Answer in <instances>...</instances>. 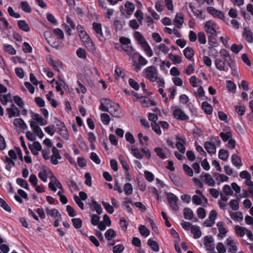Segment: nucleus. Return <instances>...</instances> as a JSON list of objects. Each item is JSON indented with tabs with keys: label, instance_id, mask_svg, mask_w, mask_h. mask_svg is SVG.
<instances>
[{
	"label": "nucleus",
	"instance_id": "nucleus-1",
	"mask_svg": "<svg viewBox=\"0 0 253 253\" xmlns=\"http://www.w3.org/2000/svg\"><path fill=\"white\" fill-rule=\"evenodd\" d=\"M134 37L137 42L141 45L146 55L149 57H152L153 55V51L148 42L145 40L142 35L139 32L136 31L134 33Z\"/></svg>",
	"mask_w": 253,
	"mask_h": 253
},
{
	"label": "nucleus",
	"instance_id": "nucleus-2",
	"mask_svg": "<svg viewBox=\"0 0 253 253\" xmlns=\"http://www.w3.org/2000/svg\"><path fill=\"white\" fill-rule=\"evenodd\" d=\"M135 9L134 5L128 1H126L124 7H120V11L122 15L126 18H129L133 13Z\"/></svg>",
	"mask_w": 253,
	"mask_h": 253
},
{
	"label": "nucleus",
	"instance_id": "nucleus-3",
	"mask_svg": "<svg viewBox=\"0 0 253 253\" xmlns=\"http://www.w3.org/2000/svg\"><path fill=\"white\" fill-rule=\"evenodd\" d=\"M172 115L174 118L180 121H187L189 119L184 111L179 106L172 107Z\"/></svg>",
	"mask_w": 253,
	"mask_h": 253
},
{
	"label": "nucleus",
	"instance_id": "nucleus-4",
	"mask_svg": "<svg viewBox=\"0 0 253 253\" xmlns=\"http://www.w3.org/2000/svg\"><path fill=\"white\" fill-rule=\"evenodd\" d=\"M205 30L206 32L211 36H215L218 27L216 23L212 20H209L205 24Z\"/></svg>",
	"mask_w": 253,
	"mask_h": 253
},
{
	"label": "nucleus",
	"instance_id": "nucleus-5",
	"mask_svg": "<svg viewBox=\"0 0 253 253\" xmlns=\"http://www.w3.org/2000/svg\"><path fill=\"white\" fill-rule=\"evenodd\" d=\"M145 77L147 79L151 82H154L156 80V77L158 76V71L156 67L153 66H150L144 70Z\"/></svg>",
	"mask_w": 253,
	"mask_h": 253
},
{
	"label": "nucleus",
	"instance_id": "nucleus-6",
	"mask_svg": "<svg viewBox=\"0 0 253 253\" xmlns=\"http://www.w3.org/2000/svg\"><path fill=\"white\" fill-rule=\"evenodd\" d=\"M237 241L232 237H229L226 241V245L228 248V251L231 253H235L237 251Z\"/></svg>",
	"mask_w": 253,
	"mask_h": 253
},
{
	"label": "nucleus",
	"instance_id": "nucleus-7",
	"mask_svg": "<svg viewBox=\"0 0 253 253\" xmlns=\"http://www.w3.org/2000/svg\"><path fill=\"white\" fill-rule=\"evenodd\" d=\"M207 12L213 17L223 20L224 19V14L222 11L217 10L213 7L209 6L207 8Z\"/></svg>",
	"mask_w": 253,
	"mask_h": 253
},
{
	"label": "nucleus",
	"instance_id": "nucleus-8",
	"mask_svg": "<svg viewBox=\"0 0 253 253\" xmlns=\"http://www.w3.org/2000/svg\"><path fill=\"white\" fill-rule=\"evenodd\" d=\"M167 196L168 202L172 209L174 211L178 210L179 208L177 204V201L178 200V197L171 193H168Z\"/></svg>",
	"mask_w": 253,
	"mask_h": 253
},
{
	"label": "nucleus",
	"instance_id": "nucleus-9",
	"mask_svg": "<svg viewBox=\"0 0 253 253\" xmlns=\"http://www.w3.org/2000/svg\"><path fill=\"white\" fill-rule=\"evenodd\" d=\"M217 217V212L215 210H212L210 211L208 219H207L204 223V224L206 227L212 226L215 222V220Z\"/></svg>",
	"mask_w": 253,
	"mask_h": 253
},
{
	"label": "nucleus",
	"instance_id": "nucleus-10",
	"mask_svg": "<svg viewBox=\"0 0 253 253\" xmlns=\"http://www.w3.org/2000/svg\"><path fill=\"white\" fill-rule=\"evenodd\" d=\"M155 54L158 56H160L162 54H166L169 50V47L164 43H161L155 46L154 48Z\"/></svg>",
	"mask_w": 253,
	"mask_h": 253
},
{
	"label": "nucleus",
	"instance_id": "nucleus-11",
	"mask_svg": "<svg viewBox=\"0 0 253 253\" xmlns=\"http://www.w3.org/2000/svg\"><path fill=\"white\" fill-rule=\"evenodd\" d=\"M192 201L194 204L201 205L204 207H205V205L208 203L207 199L203 195H202V196L197 195L193 196Z\"/></svg>",
	"mask_w": 253,
	"mask_h": 253
},
{
	"label": "nucleus",
	"instance_id": "nucleus-12",
	"mask_svg": "<svg viewBox=\"0 0 253 253\" xmlns=\"http://www.w3.org/2000/svg\"><path fill=\"white\" fill-rule=\"evenodd\" d=\"M184 22L183 14L182 13H176L173 20L175 27L178 29L182 28Z\"/></svg>",
	"mask_w": 253,
	"mask_h": 253
},
{
	"label": "nucleus",
	"instance_id": "nucleus-13",
	"mask_svg": "<svg viewBox=\"0 0 253 253\" xmlns=\"http://www.w3.org/2000/svg\"><path fill=\"white\" fill-rule=\"evenodd\" d=\"M108 110L107 112H109L112 116L116 118H120L121 117L120 106L118 104L113 102L111 105V107Z\"/></svg>",
	"mask_w": 253,
	"mask_h": 253
},
{
	"label": "nucleus",
	"instance_id": "nucleus-14",
	"mask_svg": "<svg viewBox=\"0 0 253 253\" xmlns=\"http://www.w3.org/2000/svg\"><path fill=\"white\" fill-rule=\"evenodd\" d=\"M100 105L99 109L103 112H107L113 103L111 100L107 98H101L100 100Z\"/></svg>",
	"mask_w": 253,
	"mask_h": 253
},
{
	"label": "nucleus",
	"instance_id": "nucleus-15",
	"mask_svg": "<svg viewBox=\"0 0 253 253\" xmlns=\"http://www.w3.org/2000/svg\"><path fill=\"white\" fill-rule=\"evenodd\" d=\"M6 111L8 114V117L11 118L12 117H18L20 115V112L18 108L13 104H11L10 107L7 108Z\"/></svg>",
	"mask_w": 253,
	"mask_h": 253
},
{
	"label": "nucleus",
	"instance_id": "nucleus-16",
	"mask_svg": "<svg viewBox=\"0 0 253 253\" xmlns=\"http://www.w3.org/2000/svg\"><path fill=\"white\" fill-rule=\"evenodd\" d=\"M57 126H59L58 128L59 133L60 135L65 139L68 140L69 138V133L68 130L64 126V124L61 122H58V124H57Z\"/></svg>",
	"mask_w": 253,
	"mask_h": 253
},
{
	"label": "nucleus",
	"instance_id": "nucleus-17",
	"mask_svg": "<svg viewBox=\"0 0 253 253\" xmlns=\"http://www.w3.org/2000/svg\"><path fill=\"white\" fill-rule=\"evenodd\" d=\"M13 125L17 130L20 129L24 130L28 128L27 125L21 118L15 119L13 120Z\"/></svg>",
	"mask_w": 253,
	"mask_h": 253
},
{
	"label": "nucleus",
	"instance_id": "nucleus-18",
	"mask_svg": "<svg viewBox=\"0 0 253 253\" xmlns=\"http://www.w3.org/2000/svg\"><path fill=\"white\" fill-rule=\"evenodd\" d=\"M52 153L51 162L53 165H57L58 163V160L61 159V156L59 154L58 150L55 147H52Z\"/></svg>",
	"mask_w": 253,
	"mask_h": 253
},
{
	"label": "nucleus",
	"instance_id": "nucleus-19",
	"mask_svg": "<svg viewBox=\"0 0 253 253\" xmlns=\"http://www.w3.org/2000/svg\"><path fill=\"white\" fill-rule=\"evenodd\" d=\"M200 177L203 179L205 182L209 186L213 187L215 185V182L212 176L209 173L202 174Z\"/></svg>",
	"mask_w": 253,
	"mask_h": 253
},
{
	"label": "nucleus",
	"instance_id": "nucleus-20",
	"mask_svg": "<svg viewBox=\"0 0 253 253\" xmlns=\"http://www.w3.org/2000/svg\"><path fill=\"white\" fill-rule=\"evenodd\" d=\"M46 214L54 218H61V215L58 211L56 209H50L48 207L45 208Z\"/></svg>",
	"mask_w": 253,
	"mask_h": 253
},
{
	"label": "nucleus",
	"instance_id": "nucleus-21",
	"mask_svg": "<svg viewBox=\"0 0 253 253\" xmlns=\"http://www.w3.org/2000/svg\"><path fill=\"white\" fill-rule=\"evenodd\" d=\"M244 39L248 42H253V33L249 28H245L243 34Z\"/></svg>",
	"mask_w": 253,
	"mask_h": 253
},
{
	"label": "nucleus",
	"instance_id": "nucleus-22",
	"mask_svg": "<svg viewBox=\"0 0 253 253\" xmlns=\"http://www.w3.org/2000/svg\"><path fill=\"white\" fill-rule=\"evenodd\" d=\"M215 66L217 69L227 72L228 68L225 66V62L219 58H216L214 61Z\"/></svg>",
	"mask_w": 253,
	"mask_h": 253
},
{
	"label": "nucleus",
	"instance_id": "nucleus-23",
	"mask_svg": "<svg viewBox=\"0 0 253 253\" xmlns=\"http://www.w3.org/2000/svg\"><path fill=\"white\" fill-rule=\"evenodd\" d=\"M204 245L207 250L212 251L214 249V244L211 237L206 236L204 238Z\"/></svg>",
	"mask_w": 253,
	"mask_h": 253
},
{
	"label": "nucleus",
	"instance_id": "nucleus-24",
	"mask_svg": "<svg viewBox=\"0 0 253 253\" xmlns=\"http://www.w3.org/2000/svg\"><path fill=\"white\" fill-rule=\"evenodd\" d=\"M183 54L184 56L189 60L194 61L193 58L194 55V51L193 49L189 46L186 47L183 50Z\"/></svg>",
	"mask_w": 253,
	"mask_h": 253
},
{
	"label": "nucleus",
	"instance_id": "nucleus-25",
	"mask_svg": "<svg viewBox=\"0 0 253 253\" xmlns=\"http://www.w3.org/2000/svg\"><path fill=\"white\" fill-rule=\"evenodd\" d=\"M194 95L198 100L203 101L207 99L205 95V92L202 86H200L198 88L197 92H195Z\"/></svg>",
	"mask_w": 253,
	"mask_h": 253
},
{
	"label": "nucleus",
	"instance_id": "nucleus-26",
	"mask_svg": "<svg viewBox=\"0 0 253 253\" xmlns=\"http://www.w3.org/2000/svg\"><path fill=\"white\" fill-rule=\"evenodd\" d=\"M176 140V147L181 153L184 154L185 152V140L179 137H177Z\"/></svg>",
	"mask_w": 253,
	"mask_h": 253
},
{
	"label": "nucleus",
	"instance_id": "nucleus-27",
	"mask_svg": "<svg viewBox=\"0 0 253 253\" xmlns=\"http://www.w3.org/2000/svg\"><path fill=\"white\" fill-rule=\"evenodd\" d=\"M204 148L210 154H215L216 152L214 145L210 142L206 141L204 144Z\"/></svg>",
	"mask_w": 253,
	"mask_h": 253
},
{
	"label": "nucleus",
	"instance_id": "nucleus-28",
	"mask_svg": "<svg viewBox=\"0 0 253 253\" xmlns=\"http://www.w3.org/2000/svg\"><path fill=\"white\" fill-rule=\"evenodd\" d=\"M32 119L41 126H43L47 124V122L39 114H33L32 116Z\"/></svg>",
	"mask_w": 253,
	"mask_h": 253
},
{
	"label": "nucleus",
	"instance_id": "nucleus-29",
	"mask_svg": "<svg viewBox=\"0 0 253 253\" xmlns=\"http://www.w3.org/2000/svg\"><path fill=\"white\" fill-rule=\"evenodd\" d=\"M140 102L144 107H148L155 105V103L153 100L145 96L140 97Z\"/></svg>",
	"mask_w": 253,
	"mask_h": 253
},
{
	"label": "nucleus",
	"instance_id": "nucleus-30",
	"mask_svg": "<svg viewBox=\"0 0 253 253\" xmlns=\"http://www.w3.org/2000/svg\"><path fill=\"white\" fill-rule=\"evenodd\" d=\"M229 214L231 218L235 221L240 222L243 219V214L241 211L230 212Z\"/></svg>",
	"mask_w": 253,
	"mask_h": 253
},
{
	"label": "nucleus",
	"instance_id": "nucleus-31",
	"mask_svg": "<svg viewBox=\"0 0 253 253\" xmlns=\"http://www.w3.org/2000/svg\"><path fill=\"white\" fill-rule=\"evenodd\" d=\"M51 171L47 169L44 168L41 170L38 174L39 177L44 182H46L47 180V175Z\"/></svg>",
	"mask_w": 253,
	"mask_h": 253
},
{
	"label": "nucleus",
	"instance_id": "nucleus-32",
	"mask_svg": "<svg viewBox=\"0 0 253 253\" xmlns=\"http://www.w3.org/2000/svg\"><path fill=\"white\" fill-rule=\"evenodd\" d=\"M17 25L19 29L24 32H28L30 30V28L28 24L25 20H18L17 21Z\"/></svg>",
	"mask_w": 253,
	"mask_h": 253
},
{
	"label": "nucleus",
	"instance_id": "nucleus-33",
	"mask_svg": "<svg viewBox=\"0 0 253 253\" xmlns=\"http://www.w3.org/2000/svg\"><path fill=\"white\" fill-rule=\"evenodd\" d=\"M184 218L187 220L196 221V218H193L194 213L193 211L190 208H185L183 212Z\"/></svg>",
	"mask_w": 253,
	"mask_h": 253
},
{
	"label": "nucleus",
	"instance_id": "nucleus-34",
	"mask_svg": "<svg viewBox=\"0 0 253 253\" xmlns=\"http://www.w3.org/2000/svg\"><path fill=\"white\" fill-rule=\"evenodd\" d=\"M231 161L233 165L237 169H240L242 165L240 158L236 154L232 155Z\"/></svg>",
	"mask_w": 253,
	"mask_h": 253
},
{
	"label": "nucleus",
	"instance_id": "nucleus-35",
	"mask_svg": "<svg viewBox=\"0 0 253 253\" xmlns=\"http://www.w3.org/2000/svg\"><path fill=\"white\" fill-rule=\"evenodd\" d=\"M90 206L91 208L94 209L98 214H100L102 212L103 210L101 205L97 203L93 198H92Z\"/></svg>",
	"mask_w": 253,
	"mask_h": 253
},
{
	"label": "nucleus",
	"instance_id": "nucleus-36",
	"mask_svg": "<svg viewBox=\"0 0 253 253\" xmlns=\"http://www.w3.org/2000/svg\"><path fill=\"white\" fill-rule=\"evenodd\" d=\"M48 63L51 65L54 69L59 71L62 68V64L59 61H55L52 58L50 57L48 59Z\"/></svg>",
	"mask_w": 253,
	"mask_h": 253
},
{
	"label": "nucleus",
	"instance_id": "nucleus-37",
	"mask_svg": "<svg viewBox=\"0 0 253 253\" xmlns=\"http://www.w3.org/2000/svg\"><path fill=\"white\" fill-rule=\"evenodd\" d=\"M0 101L2 105H5L8 102H12V96L10 93L0 95Z\"/></svg>",
	"mask_w": 253,
	"mask_h": 253
},
{
	"label": "nucleus",
	"instance_id": "nucleus-38",
	"mask_svg": "<svg viewBox=\"0 0 253 253\" xmlns=\"http://www.w3.org/2000/svg\"><path fill=\"white\" fill-rule=\"evenodd\" d=\"M169 58L173 62L174 64H180L182 62V57L178 55L169 53Z\"/></svg>",
	"mask_w": 253,
	"mask_h": 253
},
{
	"label": "nucleus",
	"instance_id": "nucleus-39",
	"mask_svg": "<svg viewBox=\"0 0 253 253\" xmlns=\"http://www.w3.org/2000/svg\"><path fill=\"white\" fill-rule=\"evenodd\" d=\"M202 108L204 112L207 114H211L212 112V106L206 101H204L202 103Z\"/></svg>",
	"mask_w": 253,
	"mask_h": 253
},
{
	"label": "nucleus",
	"instance_id": "nucleus-40",
	"mask_svg": "<svg viewBox=\"0 0 253 253\" xmlns=\"http://www.w3.org/2000/svg\"><path fill=\"white\" fill-rule=\"evenodd\" d=\"M247 230L246 228L239 225H236L235 227L236 235L240 237H242L245 235Z\"/></svg>",
	"mask_w": 253,
	"mask_h": 253
},
{
	"label": "nucleus",
	"instance_id": "nucleus-41",
	"mask_svg": "<svg viewBox=\"0 0 253 253\" xmlns=\"http://www.w3.org/2000/svg\"><path fill=\"white\" fill-rule=\"evenodd\" d=\"M191 232L193 234V237L195 239L199 238L201 236L200 227L197 225L192 226Z\"/></svg>",
	"mask_w": 253,
	"mask_h": 253
},
{
	"label": "nucleus",
	"instance_id": "nucleus-42",
	"mask_svg": "<svg viewBox=\"0 0 253 253\" xmlns=\"http://www.w3.org/2000/svg\"><path fill=\"white\" fill-rule=\"evenodd\" d=\"M213 176L215 179L219 182H226L229 179V177L228 176L223 174L214 173L213 174Z\"/></svg>",
	"mask_w": 253,
	"mask_h": 253
},
{
	"label": "nucleus",
	"instance_id": "nucleus-43",
	"mask_svg": "<svg viewBox=\"0 0 253 253\" xmlns=\"http://www.w3.org/2000/svg\"><path fill=\"white\" fill-rule=\"evenodd\" d=\"M189 83L193 87H196L198 86L199 84H201L202 81L196 76H193L190 78Z\"/></svg>",
	"mask_w": 253,
	"mask_h": 253
},
{
	"label": "nucleus",
	"instance_id": "nucleus-44",
	"mask_svg": "<svg viewBox=\"0 0 253 253\" xmlns=\"http://www.w3.org/2000/svg\"><path fill=\"white\" fill-rule=\"evenodd\" d=\"M92 28L96 34L103 36L101 24L98 23L93 22L92 24Z\"/></svg>",
	"mask_w": 253,
	"mask_h": 253
},
{
	"label": "nucleus",
	"instance_id": "nucleus-45",
	"mask_svg": "<svg viewBox=\"0 0 253 253\" xmlns=\"http://www.w3.org/2000/svg\"><path fill=\"white\" fill-rule=\"evenodd\" d=\"M4 163L5 164V169L8 171H10L11 168L15 165L14 162L11 158L7 157L5 158Z\"/></svg>",
	"mask_w": 253,
	"mask_h": 253
},
{
	"label": "nucleus",
	"instance_id": "nucleus-46",
	"mask_svg": "<svg viewBox=\"0 0 253 253\" xmlns=\"http://www.w3.org/2000/svg\"><path fill=\"white\" fill-rule=\"evenodd\" d=\"M17 183L21 187L26 190H29L30 187L27 181L21 178H18L16 179Z\"/></svg>",
	"mask_w": 253,
	"mask_h": 253
},
{
	"label": "nucleus",
	"instance_id": "nucleus-47",
	"mask_svg": "<svg viewBox=\"0 0 253 253\" xmlns=\"http://www.w3.org/2000/svg\"><path fill=\"white\" fill-rule=\"evenodd\" d=\"M86 46V47L91 52L94 51L95 50V46L94 45L91 40L90 38H88V40H85L84 42H83Z\"/></svg>",
	"mask_w": 253,
	"mask_h": 253
},
{
	"label": "nucleus",
	"instance_id": "nucleus-48",
	"mask_svg": "<svg viewBox=\"0 0 253 253\" xmlns=\"http://www.w3.org/2000/svg\"><path fill=\"white\" fill-rule=\"evenodd\" d=\"M20 7L27 13H30L32 11V8L27 1H22L20 3Z\"/></svg>",
	"mask_w": 253,
	"mask_h": 253
},
{
	"label": "nucleus",
	"instance_id": "nucleus-49",
	"mask_svg": "<svg viewBox=\"0 0 253 253\" xmlns=\"http://www.w3.org/2000/svg\"><path fill=\"white\" fill-rule=\"evenodd\" d=\"M55 84H56V86L55 87L56 91L60 92V94L61 95H63L64 93V91L62 89V87L64 86L66 84L65 82L63 80H60L59 82L56 81Z\"/></svg>",
	"mask_w": 253,
	"mask_h": 253
},
{
	"label": "nucleus",
	"instance_id": "nucleus-50",
	"mask_svg": "<svg viewBox=\"0 0 253 253\" xmlns=\"http://www.w3.org/2000/svg\"><path fill=\"white\" fill-rule=\"evenodd\" d=\"M217 227L220 234H221L222 237L224 236L226 234L227 230L224 226L223 223L222 222H218L217 223Z\"/></svg>",
	"mask_w": 253,
	"mask_h": 253
},
{
	"label": "nucleus",
	"instance_id": "nucleus-51",
	"mask_svg": "<svg viewBox=\"0 0 253 253\" xmlns=\"http://www.w3.org/2000/svg\"><path fill=\"white\" fill-rule=\"evenodd\" d=\"M131 154L133 155L134 157L138 159H141L142 158L143 156L141 154L138 149L136 148L134 146H132L131 147Z\"/></svg>",
	"mask_w": 253,
	"mask_h": 253
},
{
	"label": "nucleus",
	"instance_id": "nucleus-52",
	"mask_svg": "<svg viewBox=\"0 0 253 253\" xmlns=\"http://www.w3.org/2000/svg\"><path fill=\"white\" fill-rule=\"evenodd\" d=\"M100 119L102 123L105 125H108L110 122V118L108 114L102 113L100 115Z\"/></svg>",
	"mask_w": 253,
	"mask_h": 253
},
{
	"label": "nucleus",
	"instance_id": "nucleus-53",
	"mask_svg": "<svg viewBox=\"0 0 253 253\" xmlns=\"http://www.w3.org/2000/svg\"><path fill=\"white\" fill-rule=\"evenodd\" d=\"M52 35L57 37V38L59 39H62L64 37L63 32L59 28L54 29L52 32Z\"/></svg>",
	"mask_w": 253,
	"mask_h": 253
},
{
	"label": "nucleus",
	"instance_id": "nucleus-54",
	"mask_svg": "<svg viewBox=\"0 0 253 253\" xmlns=\"http://www.w3.org/2000/svg\"><path fill=\"white\" fill-rule=\"evenodd\" d=\"M148 245L152 248V249L155 252H158L159 250V247L158 243L151 240L149 239L148 241Z\"/></svg>",
	"mask_w": 253,
	"mask_h": 253
},
{
	"label": "nucleus",
	"instance_id": "nucleus-55",
	"mask_svg": "<svg viewBox=\"0 0 253 253\" xmlns=\"http://www.w3.org/2000/svg\"><path fill=\"white\" fill-rule=\"evenodd\" d=\"M218 157L219 159L223 161H226L228 158L229 154L227 151L221 149L219 151Z\"/></svg>",
	"mask_w": 253,
	"mask_h": 253
},
{
	"label": "nucleus",
	"instance_id": "nucleus-56",
	"mask_svg": "<svg viewBox=\"0 0 253 253\" xmlns=\"http://www.w3.org/2000/svg\"><path fill=\"white\" fill-rule=\"evenodd\" d=\"M115 231L112 229H110L107 230L105 233V238L108 240H111L112 238L115 237Z\"/></svg>",
	"mask_w": 253,
	"mask_h": 253
},
{
	"label": "nucleus",
	"instance_id": "nucleus-57",
	"mask_svg": "<svg viewBox=\"0 0 253 253\" xmlns=\"http://www.w3.org/2000/svg\"><path fill=\"white\" fill-rule=\"evenodd\" d=\"M115 76L117 79L123 78L125 77V73L121 68L117 67L115 70Z\"/></svg>",
	"mask_w": 253,
	"mask_h": 253
},
{
	"label": "nucleus",
	"instance_id": "nucleus-58",
	"mask_svg": "<svg viewBox=\"0 0 253 253\" xmlns=\"http://www.w3.org/2000/svg\"><path fill=\"white\" fill-rule=\"evenodd\" d=\"M102 205L103 206L104 209L106 211L110 214H112L114 212V208L112 206L110 205L109 203L102 201Z\"/></svg>",
	"mask_w": 253,
	"mask_h": 253
},
{
	"label": "nucleus",
	"instance_id": "nucleus-59",
	"mask_svg": "<svg viewBox=\"0 0 253 253\" xmlns=\"http://www.w3.org/2000/svg\"><path fill=\"white\" fill-rule=\"evenodd\" d=\"M7 12L9 15L13 18L18 19L21 17V15L19 13L15 12L13 8L9 6L7 8Z\"/></svg>",
	"mask_w": 253,
	"mask_h": 253
},
{
	"label": "nucleus",
	"instance_id": "nucleus-60",
	"mask_svg": "<svg viewBox=\"0 0 253 253\" xmlns=\"http://www.w3.org/2000/svg\"><path fill=\"white\" fill-rule=\"evenodd\" d=\"M50 179L51 181L48 184V187L52 191L55 192L57 190L55 182L56 177L54 175H52L50 177Z\"/></svg>",
	"mask_w": 253,
	"mask_h": 253
},
{
	"label": "nucleus",
	"instance_id": "nucleus-61",
	"mask_svg": "<svg viewBox=\"0 0 253 253\" xmlns=\"http://www.w3.org/2000/svg\"><path fill=\"white\" fill-rule=\"evenodd\" d=\"M139 231L142 236L147 237L150 235V231L144 225L139 226Z\"/></svg>",
	"mask_w": 253,
	"mask_h": 253
},
{
	"label": "nucleus",
	"instance_id": "nucleus-62",
	"mask_svg": "<svg viewBox=\"0 0 253 253\" xmlns=\"http://www.w3.org/2000/svg\"><path fill=\"white\" fill-rule=\"evenodd\" d=\"M119 160L123 168L126 170H127L129 169V166L127 164L126 161L125 160V158L123 155H120L119 156Z\"/></svg>",
	"mask_w": 253,
	"mask_h": 253
},
{
	"label": "nucleus",
	"instance_id": "nucleus-63",
	"mask_svg": "<svg viewBox=\"0 0 253 253\" xmlns=\"http://www.w3.org/2000/svg\"><path fill=\"white\" fill-rule=\"evenodd\" d=\"M154 150L157 156L159 157L162 159H165L166 158V154L164 152L162 148L160 147H156L154 149Z\"/></svg>",
	"mask_w": 253,
	"mask_h": 253
},
{
	"label": "nucleus",
	"instance_id": "nucleus-64",
	"mask_svg": "<svg viewBox=\"0 0 253 253\" xmlns=\"http://www.w3.org/2000/svg\"><path fill=\"white\" fill-rule=\"evenodd\" d=\"M0 207L7 212H11V208L7 203L2 198H0Z\"/></svg>",
	"mask_w": 253,
	"mask_h": 253
}]
</instances>
